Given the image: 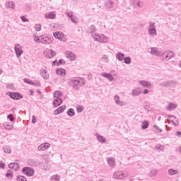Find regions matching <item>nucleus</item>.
I'll use <instances>...</instances> for the list:
<instances>
[{
    "mask_svg": "<svg viewBox=\"0 0 181 181\" xmlns=\"http://www.w3.org/2000/svg\"><path fill=\"white\" fill-rule=\"evenodd\" d=\"M69 84L72 87L73 90H80L81 86L86 84V80L83 78H73L71 79Z\"/></svg>",
    "mask_w": 181,
    "mask_h": 181,
    "instance_id": "obj_1",
    "label": "nucleus"
},
{
    "mask_svg": "<svg viewBox=\"0 0 181 181\" xmlns=\"http://www.w3.org/2000/svg\"><path fill=\"white\" fill-rule=\"evenodd\" d=\"M92 37L95 39V42H100V43H107L108 42V37L104 34L95 33L94 35H92Z\"/></svg>",
    "mask_w": 181,
    "mask_h": 181,
    "instance_id": "obj_2",
    "label": "nucleus"
},
{
    "mask_svg": "<svg viewBox=\"0 0 181 181\" xmlns=\"http://www.w3.org/2000/svg\"><path fill=\"white\" fill-rule=\"evenodd\" d=\"M21 172L28 177H32V176L35 175V169L32 167H23Z\"/></svg>",
    "mask_w": 181,
    "mask_h": 181,
    "instance_id": "obj_3",
    "label": "nucleus"
},
{
    "mask_svg": "<svg viewBox=\"0 0 181 181\" xmlns=\"http://www.w3.org/2000/svg\"><path fill=\"white\" fill-rule=\"evenodd\" d=\"M6 95H9L11 100H22L23 98V95L21 94L19 92H6Z\"/></svg>",
    "mask_w": 181,
    "mask_h": 181,
    "instance_id": "obj_4",
    "label": "nucleus"
},
{
    "mask_svg": "<svg viewBox=\"0 0 181 181\" xmlns=\"http://www.w3.org/2000/svg\"><path fill=\"white\" fill-rule=\"evenodd\" d=\"M40 43H43L44 45H46V43L50 44L52 42H53V37H49L47 36V35H40Z\"/></svg>",
    "mask_w": 181,
    "mask_h": 181,
    "instance_id": "obj_5",
    "label": "nucleus"
},
{
    "mask_svg": "<svg viewBox=\"0 0 181 181\" xmlns=\"http://www.w3.org/2000/svg\"><path fill=\"white\" fill-rule=\"evenodd\" d=\"M14 50L16 57L19 58L21 57V56H22V54L23 53V49H22V47H21V45L16 44L14 46Z\"/></svg>",
    "mask_w": 181,
    "mask_h": 181,
    "instance_id": "obj_6",
    "label": "nucleus"
},
{
    "mask_svg": "<svg viewBox=\"0 0 181 181\" xmlns=\"http://www.w3.org/2000/svg\"><path fill=\"white\" fill-rule=\"evenodd\" d=\"M176 84H177L176 81L171 80V81H166L164 83H160L159 86H160V87H170L172 86H176Z\"/></svg>",
    "mask_w": 181,
    "mask_h": 181,
    "instance_id": "obj_7",
    "label": "nucleus"
},
{
    "mask_svg": "<svg viewBox=\"0 0 181 181\" xmlns=\"http://www.w3.org/2000/svg\"><path fill=\"white\" fill-rule=\"evenodd\" d=\"M53 36L55 37V39H59V40H62V42L66 40V39H64V33L62 32H54L53 33Z\"/></svg>",
    "mask_w": 181,
    "mask_h": 181,
    "instance_id": "obj_8",
    "label": "nucleus"
},
{
    "mask_svg": "<svg viewBox=\"0 0 181 181\" xmlns=\"http://www.w3.org/2000/svg\"><path fill=\"white\" fill-rule=\"evenodd\" d=\"M105 6L107 9H110L111 11L117 8V5L114 4L112 0H109L106 2Z\"/></svg>",
    "mask_w": 181,
    "mask_h": 181,
    "instance_id": "obj_9",
    "label": "nucleus"
},
{
    "mask_svg": "<svg viewBox=\"0 0 181 181\" xmlns=\"http://www.w3.org/2000/svg\"><path fill=\"white\" fill-rule=\"evenodd\" d=\"M114 179L122 180L125 177V174L122 171H117L113 174Z\"/></svg>",
    "mask_w": 181,
    "mask_h": 181,
    "instance_id": "obj_10",
    "label": "nucleus"
},
{
    "mask_svg": "<svg viewBox=\"0 0 181 181\" xmlns=\"http://www.w3.org/2000/svg\"><path fill=\"white\" fill-rule=\"evenodd\" d=\"M65 56L66 57H67V59H69L71 62H74V60H76V54L71 51H66L65 52Z\"/></svg>",
    "mask_w": 181,
    "mask_h": 181,
    "instance_id": "obj_11",
    "label": "nucleus"
},
{
    "mask_svg": "<svg viewBox=\"0 0 181 181\" xmlns=\"http://www.w3.org/2000/svg\"><path fill=\"white\" fill-rule=\"evenodd\" d=\"M151 54H153V56L162 57L163 56V52L159 50H157L156 47H152L151 51Z\"/></svg>",
    "mask_w": 181,
    "mask_h": 181,
    "instance_id": "obj_12",
    "label": "nucleus"
},
{
    "mask_svg": "<svg viewBox=\"0 0 181 181\" xmlns=\"http://www.w3.org/2000/svg\"><path fill=\"white\" fill-rule=\"evenodd\" d=\"M63 104V99L62 98H56L54 100L52 105L54 108H57V107H59V105H62Z\"/></svg>",
    "mask_w": 181,
    "mask_h": 181,
    "instance_id": "obj_13",
    "label": "nucleus"
},
{
    "mask_svg": "<svg viewBox=\"0 0 181 181\" xmlns=\"http://www.w3.org/2000/svg\"><path fill=\"white\" fill-rule=\"evenodd\" d=\"M65 110H66V105H62L54 111V115H59V114H62V112H64Z\"/></svg>",
    "mask_w": 181,
    "mask_h": 181,
    "instance_id": "obj_14",
    "label": "nucleus"
},
{
    "mask_svg": "<svg viewBox=\"0 0 181 181\" xmlns=\"http://www.w3.org/2000/svg\"><path fill=\"white\" fill-rule=\"evenodd\" d=\"M100 76H102V77H104L105 78H107V80H109V81H113L114 80V76H112V75L110 73L103 72L100 74Z\"/></svg>",
    "mask_w": 181,
    "mask_h": 181,
    "instance_id": "obj_15",
    "label": "nucleus"
},
{
    "mask_svg": "<svg viewBox=\"0 0 181 181\" xmlns=\"http://www.w3.org/2000/svg\"><path fill=\"white\" fill-rule=\"evenodd\" d=\"M174 53L173 52L170 51V50H167L165 52H163V56H165V59H168V60H169L170 59H172V57H173L174 56Z\"/></svg>",
    "mask_w": 181,
    "mask_h": 181,
    "instance_id": "obj_16",
    "label": "nucleus"
},
{
    "mask_svg": "<svg viewBox=\"0 0 181 181\" xmlns=\"http://www.w3.org/2000/svg\"><path fill=\"white\" fill-rule=\"evenodd\" d=\"M50 148V144L49 143H44L40 144L37 149L38 151H46V149H49Z\"/></svg>",
    "mask_w": 181,
    "mask_h": 181,
    "instance_id": "obj_17",
    "label": "nucleus"
},
{
    "mask_svg": "<svg viewBox=\"0 0 181 181\" xmlns=\"http://www.w3.org/2000/svg\"><path fill=\"white\" fill-rule=\"evenodd\" d=\"M56 74L61 77H64L66 76V69L63 68H57L56 69Z\"/></svg>",
    "mask_w": 181,
    "mask_h": 181,
    "instance_id": "obj_18",
    "label": "nucleus"
},
{
    "mask_svg": "<svg viewBox=\"0 0 181 181\" xmlns=\"http://www.w3.org/2000/svg\"><path fill=\"white\" fill-rule=\"evenodd\" d=\"M139 83L140 86H142V87L144 88L146 87L147 88H152V85L151 84V83L146 81H139Z\"/></svg>",
    "mask_w": 181,
    "mask_h": 181,
    "instance_id": "obj_19",
    "label": "nucleus"
},
{
    "mask_svg": "<svg viewBox=\"0 0 181 181\" xmlns=\"http://www.w3.org/2000/svg\"><path fill=\"white\" fill-rule=\"evenodd\" d=\"M40 73L42 77H43L44 80L49 79V74H47V70H46L45 69H40Z\"/></svg>",
    "mask_w": 181,
    "mask_h": 181,
    "instance_id": "obj_20",
    "label": "nucleus"
},
{
    "mask_svg": "<svg viewBox=\"0 0 181 181\" xmlns=\"http://www.w3.org/2000/svg\"><path fill=\"white\" fill-rule=\"evenodd\" d=\"M95 136L98 142H100V144H105L107 142V139L104 136L100 135V134L96 133Z\"/></svg>",
    "mask_w": 181,
    "mask_h": 181,
    "instance_id": "obj_21",
    "label": "nucleus"
},
{
    "mask_svg": "<svg viewBox=\"0 0 181 181\" xmlns=\"http://www.w3.org/2000/svg\"><path fill=\"white\" fill-rule=\"evenodd\" d=\"M107 162L110 168H115V159L112 157L108 158L107 159Z\"/></svg>",
    "mask_w": 181,
    "mask_h": 181,
    "instance_id": "obj_22",
    "label": "nucleus"
},
{
    "mask_svg": "<svg viewBox=\"0 0 181 181\" xmlns=\"http://www.w3.org/2000/svg\"><path fill=\"white\" fill-rule=\"evenodd\" d=\"M175 108H177V105L173 103H169L168 105L167 106V110L168 111H173V110H175Z\"/></svg>",
    "mask_w": 181,
    "mask_h": 181,
    "instance_id": "obj_23",
    "label": "nucleus"
},
{
    "mask_svg": "<svg viewBox=\"0 0 181 181\" xmlns=\"http://www.w3.org/2000/svg\"><path fill=\"white\" fill-rule=\"evenodd\" d=\"M45 17L46 19H54L56 18V13L52 11L49 13H45Z\"/></svg>",
    "mask_w": 181,
    "mask_h": 181,
    "instance_id": "obj_24",
    "label": "nucleus"
},
{
    "mask_svg": "<svg viewBox=\"0 0 181 181\" xmlns=\"http://www.w3.org/2000/svg\"><path fill=\"white\" fill-rule=\"evenodd\" d=\"M125 57V54L122 52H117L116 54V59H117V60H119V62H122V60H124Z\"/></svg>",
    "mask_w": 181,
    "mask_h": 181,
    "instance_id": "obj_25",
    "label": "nucleus"
},
{
    "mask_svg": "<svg viewBox=\"0 0 181 181\" xmlns=\"http://www.w3.org/2000/svg\"><path fill=\"white\" fill-rule=\"evenodd\" d=\"M56 56V52L53 49L48 50V54L46 55V57L48 59H52Z\"/></svg>",
    "mask_w": 181,
    "mask_h": 181,
    "instance_id": "obj_26",
    "label": "nucleus"
},
{
    "mask_svg": "<svg viewBox=\"0 0 181 181\" xmlns=\"http://www.w3.org/2000/svg\"><path fill=\"white\" fill-rule=\"evenodd\" d=\"M95 30H97V28H95V25H91L88 29V33H90L91 36H93V35H94V33H95Z\"/></svg>",
    "mask_w": 181,
    "mask_h": 181,
    "instance_id": "obj_27",
    "label": "nucleus"
},
{
    "mask_svg": "<svg viewBox=\"0 0 181 181\" xmlns=\"http://www.w3.org/2000/svg\"><path fill=\"white\" fill-rule=\"evenodd\" d=\"M149 128V122L148 120H144L141 124V129H148Z\"/></svg>",
    "mask_w": 181,
    "mask_h": 181,
    "instance_id": "obj_28",
    "label": "nucleus"
},
{
    "mask_svg": "<svg viewBox=\"0 0 181 181\" xmlns=\"http://www.w3.org/2000/svg\"><path fill=\"white\" fill-rule=\"evenodd\" d=\"M168 175L170 176H175V175H179V171L177 170H173V168H170L168 170Z\"/></svg>",
    "mask_w": 181,
    "mask_h": 181,
    "instance_id": "obj_29",
    "label": "nucleus"
},
{
    "mask_svg": "<svg viewBox=\"0 0 181 181\" xmlns=\"http://www.w3.org/2000/svg\"><path fill=\"white\" fill-rule=\"evenodd\" d=\"M133 4L136 5L138 8H142L144 3L139 0H133Z\"/></svg>",
    "mask_w": 181,
    "mask_h": 181,
    "instance_id": "obj_30",
    "label": "nucleus"
},
{
    "mask_svg": "<svg viewBox=\"0 0 181 181\" xmlns=\"http://www.w3.org/2000/svg\"><path fill=\"white\" fill-rule=\"evenodd\" d=\"M66 114L69 115V117H74V115H76V112L74 111V109L69 108L67 110Z\"/></svg>",
    "mask_w": 181,
    "mask_h": 181,
    "instance_id": "obj_31",
    "label": "nucleus"
},
{
    "mask_svg": "<svg viewBox=\"0 0 181 181\" xmlns=\"http://www.w3.org/2000/svg\"><path fill=\"white\" fill-rule=\"evenodd\" d=\"M148 32L150 36H156L158 35V33H156V28L148 29Z\"/></svg>",
    "mask_w": 181,
    "mask_h": 181,
    "instance_id": "obj_32",
    "label": "nucleus"
},
{
    "mask_svg": "<svg viewBox=\"0 0 181 181\" xmlns=\"http://www.w3.org/2000/svg\"><path fill=\"white\" fill-rule=\"evenodd\" d=\"M3 151L4 153H11L12 152V149H11V146H5L3 148Z\"/></svg>",
    "mask_w": 181,
    "mask_h": 181,
    "instance_id": "obj_33",
    "label": "nucleus"
},
{
    "mask_svg": "<svg viewBox=\"0 0 181 181\" xmlns=\"http://www.w3.org/2000/svg\"><path fill=\"white\" fill-rule=\"evenodd\" d=\"M6 8H9L11 9H15V4L13 3V1H8L6 4Z\"/></svg>",
    "mask_w": 181,
    "mask_h": 181,
    "instance_id": "obj_34",
    "label": "nucleus"
},
{
    "mask_svg": "<svg viewBox=\"0 0 181 181\" xmlns=\"http://www.w3.org/2000/svg\"><path fill=\"white\" fill-rule=\"evenodd\" d=\"M141 93H142V91H141L139 89H134L132 90V95L134 97H138V95H141Z\"/></svg>",
    "mask_w": 181,
    "mask_h": 181,
    "instance_id": "obj_35",
    "label": "nucleus"
},
{
    "mask_svg": "<svg viewBox=\"0 0 181 181\" xmlns=\"http://www.w3.org/2000/svg\"><path fill=\"white\" fill-rule=\"evenodd\" d=\"M63 95L62 93V91L60 90H56L54 93V98H60Z\"/></svg>",
    "mask_w": 181,
    "mask_h": 181,
    "instance_id": "obj_36",
    "label": "nucleus"
},
{
    "mask_svg": "<svg viewBox=\"0 0 181 181\" xmlns=\"http://www.w3.org/2000/svg\"><path fill=\"white\" fill-rule=\"evenodd\" d=\"M6 177H10L11 179H12V177H13V172H12V170L8 169L7 170V173L6 174Z\"/></svg>",
    "mask_w": 181,
    "mask_h": 181,
    "instance_id": "obj_37",
    "label": "nucleus"
},
{
    "mask_svg": "<svg viewBox=\"0 0 181 181\" xmlns=\"http://www.w3.org/2000/svg\"><path fill=\"white\" fill-rule=\"evenodd\" d=\"M123 60L125 64H131V62H132V60L131 59V57H124Z\"/></svg>",
    "mask_w": 181,
    "mask_h": 181,
    "instance_id": "obj_38",
    "label": "nucleus"
},
{
    "mask_svg": "<svg viewBox=\"0 0 181 181\" xmlns=\"http://www.w3.org/2000/svg\"><path fill=\"white\" fill-rule=\"evenodd\" d=\"M16 180L17 181H28V179L25 178V177L23 175H18L16 177Z\"/></svg>",
    "mask_w": 181,
    "mask_h": 181,
    "instance_id": "obj_39",
    "label": "nucleus"
},
{
    "mask_svg": "<svg viewBox=\"0 0 181 181\" xmlns=\"http://www.w3.org/2000/svg\"><path fill=\"white\" fill-rule=\"evenodd\" d=\"M156 175H158V170L156 169L151 170L149 173V176H151V177H153V176H156Z\"/></svg>",
    "mask_w": 181,
    "mask_h": 181,
    "instance_id": "obj_40",
    "label": "nucleus"
},
{
    "mask_svg": "<svg viewBox=\"0 0 181 181\" xmlns=\"http://www.w3.org/2000/svg\"><path fill=\"white\" fill-rule=\"evenodd\" d=\"M115 101L117 105H122V102H119V96L118 95L115 96Z\"/></svg>",
    "mask_w": 181,
    "mask_h": 181,
    "instance_id": "obj_41",
    "label": "nucleus"
},
{
    "mask_svg": "<svg viewBox=\"0 0 181 181\" xmlns=\"http://www.w3.org/2000/svg\"><path fill=\"white\" fill-rule=\"evenodd\" d=\"M50 181H60V177L57 175L51 177Z\"/></svg>",
    "mask_w": 181,
    "mask_h": 181,
    "instance_id": "obj_42",
    "label": "nucleus"
},
{
    "mask_svg": "<svg viewBox=\"0 0 181 181\" xmlns=\"http://www.w3.org/2000/svg\"><path fill=\"white\" fill-rule=\"evenodd\" d=\"M34 28L35 30V32H40V30H42V25L35 24Z\"/></svg>",
    "mask_w": 181,
    "mask_h": 181,
    "instance_id": "obj_43",
    "label": "nucleus"
},
{
    "mask_svg": "<svg viewBox=\"0 0 181 181\" xmlns=\"http://www.w3.org/2000/svg\"><path fill=\"white\" fill-rule=\"evenodd\" d=\"M3 125L6 129H12L13 128V125L9 124L8 123H4Z\"/></svg>",
    "mask_w": 181,
    "mask_h": 181,
    "instance_id": "obj_44",
    "label": "nucleus"
},
{
    "mask_svg": "<svg viewBox=\"0 0 181 181\" xmlns=\"http://www.w3.org/2000/svg\"><path fill=\"white\" fill-rule=\"evenodd\" d=\"M149 29H151V30L152 29H156V27L155 26V23H152V22L149 23L148 30H149Z\"/></svg>",
    "mask_w": 181,
    "mask_h": 181,
    "instance_id": "obj_45",
    "label": "nucleus"
},
{
    "mask_svg": "<svg viewBox=\"0 0 181 181\" xmlns=\"http://www.w3.org/2000/svg\"><path fill=\"white\" fill-rule=\"evenodd\" d=\"M6 87L8 90H13V88H15V86L12 83H7Z\"/></svg>",
    "mask_w": 181,
    "mask_h": 181,
    "instance_id": "obj_46",
    "label": "nucleus"
},
{
    "mask_svg": "<svg viewBox=\"0 0 181 181\" xmlns=\"http://www.w3.org/2000/svg\"><path fill=\"white\" fill-rule=\"evenodd\" d=\"M35 163H36L33 159H30L28 160V165H29V166H35Z\"/></svg>",
    "mask_w": 181,
    "mask_h": 181,
    "instance_id": "obj_47",
    "label": "nucleus"
},
{
    "mask_svg": "<svg viewBox=\"0 0 181 181\" xmlns=\"http://www.w3.org/2000/svg\"><path fill=\"white\" fill-rule=\"evenodd\" d=\"M7 118L8 119H9V121H11V122H13V121H15V118L13 117V115L12 114L8 115Z\"/></svg>",
    "mask_w": 181,
    "mask_h": 181,
    "instance_id": "obj_48",
    "label": "nucleus"
},
{
    "mask_svg": "<svg viewBox=\"0 0 181 181\" xmlns=\"http://www.w3.org/2000/svg\"><path fill=\"white\" fill-rule=\"evenodd\" d=\"M25 11H30L32 9V5L30 4H25Z\"/></svg>",
    "mask_w": 181,
    "mask_h": 181,
    "instance_id": "obj_49",
    "label": "nucleus"
},
{
    "mask_svg": "<svg viewBox=\"0 0 181 181\" xmlns=\"http://www.w3.org/2000/svg\"><path fill=\"white\" fill-rule=\"evenodd\" d=\"M66 64V61H64V59H61L58 61V63H57V66H60L61 64Z\"/></svg>",
    "mask_w": 181,
    "mask_h": 181,
    "instance_id": "obj_50",
    "label": "nucleus"
},
{
    "mask_svg": "<svg viewBox=\"0 0 181 181\" xmlns=\"http://www.w3.org/2000/svg\"><path fill=\"white\" fill-rule=\"evenodd\" d=\"M23 81L24 83H27V84H30V86H32V84H33V81L28 78H24Z\"/></svg>",
    "mask_w": 181,
    "mask_h": 181,
    "instance_id": "obj_51",
    "label": "nucleus"
},
{
    "mask_svg": "<svg viewBox=\"0 0 181 181\" xmlns=\"http://www.w3.org/2000/svg\"><path fill=\"white\" fill-rule=\"evenodd\" d=\"M13 170H15V172H17V170H19V164L14 163Z\"/></svg>",
    "mask_w": 181,
    "mask_h": 181,
    "instance_id": "obj_52",
    "label": "nucleus"
},
{
    "mask_svg": "<svg viewBox=\"0 0 181 181\" xmlns=\"http://www.w3.org/2000/svg\"><path fill=\"white\" fill-rule=\"evenodd\" d=\"M83 110H84V107L81 105H79V107L76 108L77 112H83Z\"/></svg>",
    "mask_w": 181,
    "mask_h": 181,
    "instance_id": "obj_53",
    "label": "nucleus"
},
{
    "mask_svg": "<svg viewBox=\"0 0 181 181\" xmlns=\"http://www.w3.org/2000/svg\"><path fill=\"white\" fill-rule=\"evenodd\" d=\"M34 40L35 42H36L37 43H40V36H34Z\"/></svg>",
    "mask_w": 181,
    "mask_h": 181,
    "instance_id": "obj_54",
    "label": "nucleus"
},
{
    "mask_svg": "<svg viewBox=\"0 0 181 181\" xmlns=\"http://www.w3.org/2000/svg\"><path fill=\"white\" fill-rule=\"evenodd\" d=\"M31 86H35V87H40V82L35 81V82H33V83H32Z\"/></svg>",
    "mask_w": 181,
    "mask_h": 181,
    "instance_id": "obj_55",
    "label": "nucleus"
},
{
    "mask_svg": "<svg viewBox=\"0 0 181 181\" xmlns=\"http://www.w3.org/2000/svg\"><path fill=\"white\" fill-rule=\"evenodd\" d=\"M65 14L69 18H71L73 16V12H71V11H70V12L66 11V12H65Z\"/></svg>",
    "mask_w": 181,
    "mask_h": 181,
    "instance_id": "obj_56",
    "label": "nucleus"
},
{
    "mask_svg": "<svg viewBox=\"0 0 181 181\" xmlns=\"http://www.w3.org/2000/svg\"><path fill=\"white\" fill-rule=\"evenodd\" d=\"M70 19H71V22H73V23H77V20H76V16H72L70 18Z\"/></svg>",
    "mask_w": 181,
    "mask_h": 181,
    "instance_id": "obj_57",
    "label": "nucleus"
},
{
    "mask_svg": "<svg viewBox=\"0 0 181 181\" xmlns=\"http://www.w3.org/2000/svg\"><path fill=\"white\" fill-rule=\"evenodd\" d=\"M153 128H155V129H157V131H159V132H163V130L160 128H159V127H158V125L155 124L153 126Z\"/></svg>",
    "mask_w": 181,
    "mask_h": 181,
    "instance_id": "obj_58",
    "label": "nucleus"
},
{
    "mask_svg": "<svg viewBox=\"0 0 181 181\" xmlns=\"http://www.w3.org/2000/svg\"><path fill=\"white\" fill-rule=\"evenodd\" d=\"M21 19L23 22H29V20L25 16H21Z\"/></svg>",
    "mask_w": 181,
    "mask_h": 181,
    "instance_id": "obj_59",
    "label": "nucleus"
},
{
    "mask_svg": "<svg viewBox=\"0 0 181 181\" xmlns=\"http://www.w3.org/2000/svg\"><path fill=\"white\" fill-rule=\"evenodd\" d=\"M0 168L1 169H5V163H4L3 161H0Z\"/></svg>",
    "mask_w": 181,
    "mask_h": 181,
    "instance_id": "obj_60",
    "label": "nucleus"
},
{
    "mask_svg": "<svg viewBox=\"0 0 181 181\" xmlns=\"http://www.w3.org/2000/svg\"><path fill=\"white\" fill-rule=\"evenodd\" d=\"M36 119H37V117L35 115H33L32 119V124H36V121H37Z\"/></svg>",
    "mask_w": 181,
    "mask_h": 181,
    "instance_id": "obj_61",
    "label": "nucleus"
},
{
    "mask_svg": "<svg viewBox=\"0 0 181 181\" xmlns=\"http://www.w3.org/2000/svg\"><path fill=\"white\" fill-rule=\"evenodd\" d=\"M15 165V163H11L8 165L9 169H13V166Z\"/></svg>",
    "mask_w": 181,
    "mask_h": 181,
    "instance_id": "obj_62",
    "label": "nucleus"
},
{
    "mask_svg": "<svg viewBox=\"0 0 181 181\" xmlns=\"http://www.w3.org/2000/svg\"><path fill=\"white\" fill-rule=\"evenodd\" d=\"M144 108L146 110V111H149V105H145Z\"/></svg>",
    "mask_w": 181,
    "mask_h": 181,
    "instance_id": "obj_63",
    "label": "nucleus"
},
{
    "mask_svg": "<svg viewBox=\"0 0 181 181\" xmlns=\"http://www.w3.org/2000/svg\"><path fill=\"white\" fill-rule=\"evenodd\" d=\"M176 135H177V136H178L179 138H181V132H176Z\"/></svg>",
    "mask_w": 181,
    "mask_h": 181,
    "instance_id": "obj_64",
    "label": "nucleus"
}]
</instances>
